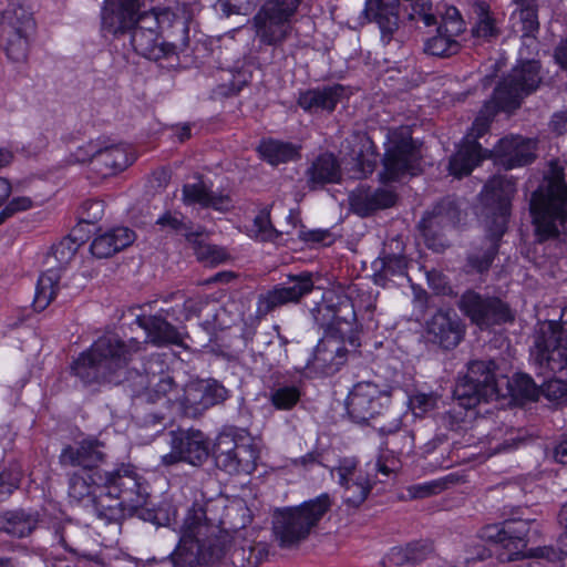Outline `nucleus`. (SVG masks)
<instances>
[{"label": "nucleus", "mask_w": 567, "mask_h": 567, "mask_svg": "<svg viewBox=\"0 0 567 567\" xmlns=\"http://www.w3.org/2000/svg\"><path fill=\"white\" fill-rule=\"evenodd\" d=\"M352 207L361 215L378 208H386L394 204L395 195L388 189H378L373 193L364 189H358L350 196Z\"/></svg>", "instance_id": "36"}, {"label": "nucleus", "mask_w": 567, "mask_h": 567, "mask_svg": "<svg viewBox=\"0 0 567 567\" xmlns=\"http://www.w3.org/2000/svg\"><path fill=\"white\" fill-rule=\"evenodd\" d=\"M391 456L381 454L375 463V468L384 474L388 475L399 468V460L394 455V451H391Z\"/></svg>", "instance_id": "58"}, {"label": "nucleus", "mask_w": 567, "mask_h": 567, "mask_svg": "<svg viewBox=\"0 0 567 567\" xmlns=\"http://www.w3.org/2000/svg\"><path fill=\"white\" fill-rule=\"evenodd\" d=\"M298 237L306 243L326 244L330 241V233L323 229H305L303 226L298 228Z\"/></svg>", "instance_id": "55"}, {"label": "nucleus", "mask_w": 567, "mask_h": 567, "mask_svg": "<svg viewBox=\"0 0 567 567\" xmlns=\"http://www.w3.org/2000/svg\"><path fill=\"white\" fill-rule=\"evenodd\" d=\"M35 29L31 10L24 6H9L0 17V45L8 59L20 62L27 58L29 37Z\"/></svg>", "instance_id": "14"}, {"label": "nucleus", "mask_w": 567, "mask_h": 567, "mask_svg": "<svg viewBox=\"0 0 567 567\" xmlns=\"http://www.w3.org/2000/svg\"><path fill=\"white\" fill-rule=\"evenodd\" d=\"M330 474L343 487L346 503L358 506L365 501L372 485L369 476L362 470L357 468L354 458L340 460L338 466L331 468Z\"/></svg>", "instance_id": "25"}, {"label": "nucleus", "mask_w": 567, "mask_h": 567, "mask_svg": "<svg viewBox=\"0 0 567 567\" xmlns=\"http://www.w3.org/2000/svg\"><path fill=\"white\" fill-rule=\"evenodd\" d=\"M209 307V302L202 298H189L183 305L184 313L176 316L169 313V310L161 309L154 316H140L136 321L146 333V341L162 347L165 344H179L182 341L181 333L167 322V318L173 317L175 320H188L195 316H199L205 308Z\"/></svg>", "instance_id": "15"}, {"label": "nucleus", "mask_w": 567, "mask_h": 567, "mask_svg": "<svg viewBox=\"0 0 567 567\" xmlns=\"http://www.w3.org/2000/svg\"><path fill=\"white\" fill-rule=\"evenodd\" d=\"M142 6L143 0H105L102 10L103 30L112 34L132 30L134 50L150 60L176 55L175 41H159L161 33L155 28L143 27Z\"/></svg>", "instance_id": "6"}, {"label": "nucleus", "mask_w": 567, "mask_h": 567, "mask_svg": "<svg viewBox=\"0 0 567 567\" xmlns=\"http://www.w3.org/2000/svg\"><path fill=\"white\" fill-rule=\"evenodd\" d=\"M426 330L432 341L445 349L457 346L463 336L460 320L451 310L436 312L427 322Z\"/></svg>", "instance_id": "27"}, {"label": "nucleus", "mask_w": 567, "mask_h": 567, "mask_svg": "<svg viewBox=\"0 0 567 567\" xmlns=\"http://www.w3.org/2000/svg\"><path fill=\"white\" fill-rule=\"evenodd\" d=\"M530 359L540 374L567 367V308L561 310L559 322L545 320L537 323Z\"/></svg>", "instance_id": "11"}, {"label": "nucleus", "mask_w": 567, "mask_h": 567, "mask_svg": "<svg viewBox=\"0 0 567 567\" xmlns=\"http://www.w3.org/2000/svg\"><path fill=\"white\" fill-rule=\"evenodd\" d=\"M204 396L206 409H208L212 405L225 401L228 396V391L215 380H205Z\"/></svg>", "instance_id": "52"}, {"label": "nucleus", "mask_w": 567, "mask_h": 567, "mask_svg": "<svg viewBox=\"0 0 567 567\" xmlns=\"http://www.w3.org/2000/svg\"><path fill=\"white\" fill-rule=\"evenodd\" d=\"M301 0H267L254 18L256 35L262 43L282 42Z\"/></svg>", "instance_id": "16"}, {"label": "nucleus", "mask_w": 567, "mask_h": 567, "mask_svg": "<svg viewBox=\"0 0 567 567\" xmlns=\"http://www.w3.org/2000/svg\"><path fill=\"white\" fill-rule=\"evenodd\" d=\"M204 391L205 380L190 381L179 389L169 374H164L153 384L147 398L152 402H163V405L176 413L195 417L207 410Z\"/></svg>", "instance_id": "13"}, {"label": "nucleus", "mask_w": 567, "mask_h": 567, "mask_svg": "<svg viewBox=\"0 0 567 567\" xmlns=\"http://www.w3.org/2000/svg\"><path fill=\"white\" fill-rule=\"evenodd\" d=\"M71 498L91 505L99 519L116 522L124 511L147 505L148 493L136 470L127 464L112 471H81L70 480Z\"/></svg>", "instance_id": "2"}, {"label": "nucleus", "mask_w": 567, "mask_h": 567, "mask_svg": "<svg viewBox=\"0 0 567 567\" xmlns=\"http://www.w3.org/2000/svg\"><path fill=\"white\" fill-rule=\"evenodd\" d=\"M554 458L560 464H567V439L563 440L554 451Z\"/></svg>", "instance_id": "64"}, {"label": "nucleus", "mask_w": 567, "mask_h": 567, "mask_svg": "<svg viewBox=\"0 0 567 567\" xmlns=\"http://www.w3.org/2000/svg\"><path fill=\"white\" fill-rule=\"evenodd\" d=\"M60 270L48 269L38 279L33 307L37 311L44 310L56 296L60 282Z\"/></svg>", "instance_id": "37"}, {"label": "nucleus", "mask_w": 567, "mask_h": 567, "mask_svg": "<svg viewBox=\"0 0 567 567\" xmlns=\"http://www.w3.org/2000/svg\"><path fill=\"white\" fill-rule=\"evenodd\" d=\"M437 398L434 394L416 393L410 398V406L416 416H420L436 406Z\"/></svg>", "instance_id": "53"}, {"label": "nucleus", "mask_w": 567, "mask_h": 567, "mask_svg": "<svg viewBox=\"0 0 567 567\" xmlns=\"http://www.w3.org/2000/svg\"><path fill=\"white\" fill-rule=\"evenodd\" d=\"M429 282L436 293L446 295L452 291L451 287L446 285L445 279L439 274L429 275Z\"/></svg>", "instance_id": "60"}, {"label": "nucleus", "mask_w": 567, "mask_h": 567, "mask_svg": "<svg viewBox=\"0 0 567 567\" xmlns=\"http://www.w3.org/2000/svg\"><path fill=\"white\" fill-rule=\"evenodd\" d=\"M530 214L540 239L554 237L566 229L567 185L558 163L549 164L544 183L533 194Z\"/></svg>", "instance_id": "9"}, {"label": "nucleus", "mask_w": 567, "mask_h": 567, "mask_svg": "<svg viewBox=\"0 0 567 567\" xmlns=\"http://www.w3.org/2000/svg\"><path fill=\"white\" fill-rule=\"evenodd\" d=\"M301 398V389L297 383H279L269 393V400L277 410L292 409Z\"/></svg>", "instance_id": "40"}, {"label": "nucleus", "mask_w": 567, "mask_h": 567, "mask_svg": "<svg viewBox=\"0 0 567 567\" xmlns=\"http://www.w3.org/2000/svg\"><path fill=\"white\" fill-rule=\"evenodd\" d=\"M299 214L295 212L293 209H290L288 215L286 216V227L282 229H278L279 236L282 234H291L292 230L297 229L299 227Z\"/></svg>", "instance_id": "61"}, {"label": "nucleus", "mask_w": 567, "mask_h": 567, "mask_svg": "<svg viewBox=\"0 0 567 567\" xmlns=\"http://www.w3.org/2000/svg\"><path fill=\"white\" fill-rule=\"evenodd\" d=\"M246 233L250 238L260 241H275L279 238V231L270 221V215L267 209L260 210L252 223L246 227Z\"/></svg>", "instance_id": "43"}, {"label": "nucleus", "mask_w": 567, "mask_h": 567, "mask_svg": "<svg viewBox=\"0 0 567 567\" xmlns=\"http://www.w3.org/2000/svg\"><path fill=\"white\" fill-rule=\"evenodd\" d=\"M37 523L35 517L24 512H7L0 518V529L11 536L25 537L35 528Z\"/></svg>", "instance_id": "38"}, {"label": "nucleus", "mask_w": 567, "mask_h": 567, "mask_svg": "<svg viewBox=\"0 0 567 567\" xmlns=\"http://www.w3.org/2000/svg\"><path fill=\"white\" fill-rule=\"evenodd\" d=\"M135 158V154L126 145L111 144L104 138L80 146L73 155L75 163L93 161L94 168L103 177L124 171Z\"/></svg>", "instance_id": "17"}, {"label": "nucleus", "mask_w": 567, "mask_h": 567, "mask_svg": "<svg viewBox=\"0 0 567 567\" xmlns=\"http://www.w3.org/2000/svg\"><path fill=\"white\" fill-rule=\"evenodd\" d=\"M33 207V202L28 196H17L10 199L0 210V220H7L13 215L29 210Z\"/></svg>", "instance_id": "51"}, {"label": "nucleus", "mask_w": 567, "mask_h": 567, "mask_svg": "<svg viewBox=\"0 0 567 567\" xmlns=\"http://www.w3.org/2000/svg\"><path fill=\"white\" fill-rule=\"evenodd\" d=\"M171 452L164 454L161 463L171 466L179 462H186L194 466L202 465L209 456V441L198 430H177L171 432Z\"/></svg>", "instance_id": "21"}, {"label": "nucleus", "mask_w": 567, "mask_h": 567, "mask_svg": "<svg viewBox=\"0 0 567 567\" xmlns=\"http://www.w3.org/2000/svg\"><path fill=\"white\" fill-rule=\"evenodd\" d=\"M540 394L555 404L567 403V382L558 379L549 380L543 384Z\"/></svg>", "instance_id": "46"}, {"label": "nucleus", "mask_w": 567, "mask_h": 567, "mask_svg": "<svg viewBox=\"0 0 567 567\" xmlns=\"http://www.w3.org/2000/svg\"><path fill=\"white\" fill-rule=\"evenodd\" d=\"M383 270L385 274H390L392 276H403L405 275L408 268V261L402 255H392L385 256L381 260Z\"/></svg>", "instance_id": "54"}, {"label": "nucleus", "mask_w": 567, "mask_h": 567, "mask_svg": "<svg viewBox=\"0 0 567 567\" xmlns=\"http://www.w3.org/2000/svg\"><path fill=\"white\" fill-rule=\"evenodd\" d=\"M140 349V342L132 339L125 344L114 333L99 338L72 364L73 373L85 383L107 381L118 383L132 352Z\"/></svg>", "instance_id": "8"}, {"label": "nucleus", "mask_w": 567, "mask_h": 567, "mask_svg": "<svg viewBox=\"0 0 567 567\" xmlns=\"http://www.w3.org/2000/svg\"><path fill=\"white\" fill-rule=\"evenodd\" d=\"M536 142L522 136L502 138L491 156L494 162L506 169L524 166L534 158Z\"/></svg>", "instance_id": "26"}, {"label": "nucleus", "mask_w": 567, "mask_h": 567, "mask_svg": "<svg viewBox=\"0 0 567 567\" xmlns=\"http://www.w3.org/2000/svg\"><path fill=\"white\" fill-rule=\"evenodd\" d=\"M199 235L196 237V243H189L195 251L197 259L207 266H217L225 262L229 255L227 251L218 246L206 244L203 240L204 230L197 229Z\"/></svg>", "instance_id": "41"}, {"label": "nucleus", "mask_w": 567, "mask_h": 567, "mask_svg": "<svg viewBox=\"0 0 567 567\" xmlns=\"http://www.w3.org/2000/svg\"><path fill=\"white\" fill-rule=\"evenodd\" d=\"M196 13V7L176 3L167 8H154L142 12L143 27L155 28L167 39L175 41L178 47H185L188 41V23Z\"/></svg>", "instance_id": "19"}, {"label": "nucleus", "mask_w": 567, "mask_h": 567, "mask_svg": "<svg viewBox=\"0 0 567 567\" xmlns=\"http://www.w3.org/2000/svg\"><path fill=\"white\" fill-rule=\"evenodd\" d=\"M307 175L309 186L317 188L327 183H338L341 177V169L332 154H322L311 164Z\"/></svg>", "instance_id": "34"}, {"label": "nucleus", "mask_w": 567, "mask_h": 567, "mask_svg": "<svg viewBox=\"0 0 567 567\" xmlns=\"http://www.w3.org/2000/svg\"><path fill=\"white\" fill-rule=\"evenodd\" d=\"M104 215V204L99 199L85 200L80 209V218L83 223L93 224Z\"/></svg>", "instance_id": "50"}, {"label": "nucleus", "mask_w": 567, "mask_h": 567, "mask_svg": "<svg viewBox=\"0 0 567 567\" xmlns=\"http://www.w3.org/2000/svg\"><path fill=\"white\" fill-rule=\"evenodd\" d=\"M473 12L476 17V23L472 30L475 37L487 39L497 34L496 21L486 2H474Z\"/></svg>", "instance_id": "42"}, {"label": "nucleus", "mask_w": 567, "mask_h": 567, "mask_svg": "<svg viewBox=\"0 0 567 567\" xmlns=\"http://www.w3.org/2000/svg\"><path fill=\"white\" fill-rule=\"evenodd\" d=\"M183 202L186 205H199L213 208L217 212H227L233 207V202L227 195H216L202 178L187 183L183 187Z\"/></svg>", "instance_id": "31"}, {"label": "nucleus", "mask_w": 567, "mask_h": 567, "mask_svg": "<svg viewBox=\"0 0 567 567\" xmlns=\"http://www.w3.org/2000/svg\"><path fill=\"white\" fill-rule=\"evenodd\" d=\"M440 484L436 482H430L424 484H419L412 487L411 492L414 497H425L431 494H434L439 488Z\"/></svg>", "instance_id": "59"}, {"label": "nucleus", "mask_w": 567, "mask_h": 567, "mask_svg": "<svg viewBox=\"0 0 567 567\" xmlns=\"http://www.w3.org/2000/svg\"><path fill=\"white\" fill-rule=\"evenodd\" d=\"M20 483V474L7 475L4 472L0 473V502L4 501Z\"/></svg>", "instance_id": "56"}, {"label": "nucleus", "mask_w": 567, "mask_h": 567, "mask_svg": "<svg viewBox=\"0 0 567 567\" xmlns=\"http://www.w3.org/2000/svg\"><path fill=\"white\" fill-rule=\"evenodd\" d=\"M104 458L101 444L96 440H83L78 446H66L60 455L63 465L80 466L81 471L95 472Z\"/></svg>", "instance_id": "30"}, {"label": "nucleus", "mask_w": 567, "mask_h": 567, "mask_svg": "<svg viewBox=\"0 0 567 567\" xmlns=\"http://www.w3.org/2000/svg\"><path fill=\"white\" fill-rule=\"evenodd\" d=\"M453 395L460 406L470 410L481 401L507 396L536 401L540 389L527 374L517 373L511 381L506 375H496L493 361H473L467 367L466 375L456 383Z\"/></svg>", "instance_id": "5"}, {"label": "nucleus", "mask_w": 567, "mask_h": 567, "mask_svg": "<svg viewBox=\"0 0 567 567\" xmlns=\"http://www.w3.org/2000/svg\"><path fill=\"white\" fill-rule=\"evenodd\" d=\"M460 308L473 323L482 329L513 319L511 309L499 299H483L473 291H467L462 296Z\"/></svg>", "instance_id": "23"}, {"label": "nucleus", "mask_w": 567, "mask_h": 567, "mask_svg": "<svg viewBox=\"0 0 567 567\" xmlns=\"http://www.w3.org/2000/svg\"><path fill=\"white\" fill-rule=\"evenodd\" d=\"M136 239L135 233L128 227H113L97 234L91 243V252L97 258H109L125 249Z\"/></svg>", "instance_id": "29"}, {"label": "nucleus", "mask_w": 567, "mask_h": 567, "mask_svg": "<svg viewBox=\"0 0 567 567\" xmlns=\"http://www.w3.org/2000/svg\"><path fill=\"white\" fill-rule=\"evenodd\" d=\"M554 58L557 64L567 71V40L560 41L555 49Z\"/></svg>", "instance_id": "63"}, {"label": "nucleus", "mask_w": 567, "mask_h": 567, "mask_svg": "<svg viewBox=\"0 0 567 567\" xmlns=\"http://www.w3.org/2000/svg\"><path fill=\"white\" fill-rule=\"evenodd\" d=\"M515 190L514 181L507 176H494L484 186L482 200L494 216L489 228L493 239L499 238L506 229Z\"/></svg>", "instance_id": "22"}, {"label": "nucleus", "mask_w": 567, "mask_h": 567, "mask_svg": "<svg viewBox=\"0 0 567 567\" xmlns=\"http://www.w3.org/2000/svg\"><path fill=\"white\" fill-rule=\"evenodd\" d=\"M331 504L329 494L323 493L297 506L276 508L272 514V533L279 546L292 548L307 539Z\"/></svg>", "instance_id": "10"}, {"label": "nucleus", "mask_w": 567, "mask_h": 567, "mask_svg": "<svg viewBox=\"0 0 567 567\" xmlns=\"http://www.w3.org/2000/svg\"><path fill=\"white\" fill-rule=\"evenodd\" d=\"M313 289V279L310 272L289 276L287 281L275 286L258 299V311L267 313L277 307L290 302H298L301 297Z\"/></svg>", "instance_id": "24"}, {"label": "nucleus", "mask_w": 567, "mask_h": 567, "mask_svg": "<svg viewBox=\"0 0 567 567\" xmlns=\"http://www.w3.org/2000/svg\"><path fill=\"white\" fill-rule=\"evenodd\" d=\"M550 126L557 134L567 132V111L556 113L551 118Z\"/></svg>", "instance_id": "62"}, {"label": "nucleus", "mask_w": 567, "mask_h": 567, "mask_svg": "<svg viewBox=\"0 0 567 567\" xmlns=\"http://www.w3.org/2000/svg\"><path fill=\"white\" fill-rule=\"evenodd\" d=\"M519 441H517L515 437L511 436V439L504 440V442H501L499 437L494 434L491 437H487L486 441L483 442L484 444V458H488L494 454L501 453V452H507L513 450L517 446Z\"/></svg>", "instance_id": "48"}, {"label": "nucleus", "mask_w": 567, "mask_h": 567, "mask_svg": "<svg viewBox=\"0 0 567 567\" xmlns=\"http://www.w3.org/2000/svg\"><path fill=\"white\" fill-rule=\"evenodd\" d=\"M384 146L383 171L380 174L382 183L396 182L420 172L421 150L412 140L409 126L390 131Z\"/></svg>", "instance_id": "12"}, {"label": "nucleus", "mask_w": 567, "mask_h": 567, "mask_svg": "<svg viewBox=\"0 0 567 567\" xmlns=\"http://www.w3.org/2000/svg\"><path fill=\"white\" fill-rule=\"evenodd\" d=\"M559 524L566 529L558 540L559 550L551 547H539L527 550L529 523L527 520H506L484 526L477 535L481 542L498 545L502 560H515L524 557L544 559L547 564L567 567V503L559 512Z\"/></svg>", "instance_id": "7"}, {"label": "nucleus", "mask_w": 567, "mask_h": 567, "mask_svg": "<svg viewBox=\"0 0 567 567\" xmlns=\"http://www.w3.org/2000/svg\"><path fill=\"white\" fill-rule=\"evenodd\" d=\"M241 501L218 496L204 505L194 504L179 528V542L172 553L175 567H197L213 564L220 558V548L212 544V537L226 525L233 511L243 509Z\"/></svg>", "instance_id": "3"}, {"label": "nucleus", "mask_w": 567, "mask_h": 567, "mask_svg": "<svg viewBox=\"0 0 567 567\" xmlns=\"http://www.w3.org/2000/svg\"><path fill=\"white\" fill-rule=\"evenodd\" d=\"M313 317L328 328L326 336L318 342L308 370L318 375H329L346 362V337L353 347L359 346L352 336L355 311L351 300L333 290L324 291L322 301L313 309Z\"/></svg>", "instance_id": "4"}, {"label": "nucleus", "mask_w": 567, "mask_h": 567, "mask_svg": "<svg viewBox=\"0 0 567 567\" xmlns=\"http://www.w3.org/2000/svg\"><path fill=\"white\" fill-rule=\"evenodd\" d=\"M217 465L229 474H250L255 471L259 450L249 436H239L237 440L227 434H220L215 445Z\"/></svg>", "instance_id": "18"}, {"label": "nucleus", "mask_w": 567, "mask_h": 567, "mask_svg": "<svg viewBox=\"0 0 567 567\" xmlns=\"http://www.w3.org/2000/svg\"><path fill=\"white\" fill-rule=\"evenodd\" d=\"M456 38L457 35H452L451 32H445L443 28H439L437 33L426 40L424 50L435 56L453 55L458 52L461 47Z\"/></svg>", "instance_id": "39"}, {"label": "nucleus", "mask_w": 567, "mask_h": 567, "mask_svg": "<svg viewBox=\"0 0 567 567\" xmlns=\"http://www.w3.org/2000/svg\"><path fill=\"white\" fill-rule=\"evenodd\" d=\"M156 224L165 230L183 235L188 243H196V237L199 235L183 221L179 213L167 212L156 220Z\"/></svg>", "instance_id": "45"}, {"label": "nucleus", "mask_w": 567, "mask_h": 567, "mask_svg": "<svg viewBox=\"0 0 567 567\" xmlns=\"http://www.w3.org/2000/svg\"><path fill=\"white\" fill-rule=\"evenodd\" d=\"M514 25L520 23V31L524 39L534 38L538 30L537 9L535 3L519 6V9L512 14Z\"/></svg>", "instance_id": "44"}, {"label": "nucleus", "mask_w": 567, "mask_h": 567, "mask_svg": "<svg viewBox=\"0 0 567 567\" xmlns=\"http://www.w3.org/2000/svg\"><path fill=\"white\" fill-rule=\"evenodd\" d=\"M417 557L413 554V547H393L390 549L384 558V565L386 566H402L409 561H415Z\"/></svg>", "instance_id": "49"}, {"label": "nucleus", "mask_w": 567, "mask_h": 567, "mask_svg": "<svg viewBox=\"0 0 567 567\" xmlns=\"http://www.w3.org/2000/svg\"><path fill=\"white\" fill-rule=\"evenodd\" d=\"M539 63L535 60L520 61L512 72L497 85L491 101L486 102L463 142L452 156L449 165L450 174L455 177L468 175L486 156L477 138L483 136L499 111L516 110L524 96L534 92L539 82Z\"/></svg>", "instance_id": "1"}, {"label": "nucleus", "mask_w": 567, "mask_h": 567, "mask_svg": "<svg viewBox=\"0 0 567 567\" xmlns=\"http://www.w3.org/2000/svg\"><path fill=\"white\" fill-rule=\"evenodd\" d=\"M344 93V87L339 84L308 90L300 93L298 104L301 109L311 113L319 111L331 112L341 101Z\"/></svg>", "instance_id": "32"}, {"label": "nucleus", "mask_w": 567, "mask_h": 567, "mask_svg": "<svg viewBox=\"0 0 567 567\" xmlns=\"http://www.w3.org/2000/svg\"><path fill=\"white\" fill-rule=\"evenodd\" d=\"M496 254V247L495 245H492L480 258L477 255H471L470 256V264L471 266L476 269L478 272H483L488 269L491 266L494 256Z\"/></svg>", "instance_id": "57"}, {"label": "nucleus", "mask_w": 567, "mask_h": 567, "mask_svg": "<svg viewBox=\"0 0 567 567\" xmlns=\"http://www.w3.org/2000/svg\"><path fill=\"white\" fill-rule=\"evenodd\" d=\"M349 155L357 162L359 173L355 177H363L371 174L377 164V155L371 140L365 134H354L348 142Z\"/></svg>", "instance_id": "33"}, {"label": "nucleus", "mask_w": 567, "mask_h": 567, "mask_svg": "<svg viewBox=\"0 0 567 567\" xmlns=\"http://www.w3.org/2000/svg\"><path fill=\"white\" fill-rule=\"evenodd\" d=\"M258 152L260 157L272 166L296 161L300 156V145L291 142L268 138L264 140Z\"/></svg>", "instance_id": "35"}, {"label": "nucleus", "mask_w": 567, "mask_h": 567, "mask_svg": "<svg viewBox=\"0 0 567 567\" xmlns=\"http://www.w3.org/2000/svg\"><path fill=\"white\" fill-rule=\"evenodd\" d=\"M442 14V24L439 28H443L445 32H451L452 35H460L465 30V22L460 11L452 6H446Z\"/></svg>", "instance_id": "47"}, {"label": "nucleus", "mask_w": 567, "mask_h": 567, "mask_svg": "<svg viewBox=\"0 0 567 567\" xmlns=\"http://www.w3.org/2000/svg\"><path fill=\"white\" fill-rule=\"evenodd\" d=\"M399 0H367L364 12L374 21L381 32V40L388 44L399 28Z\"/></svg>", "instance_id": "28"}, {"label": "nucleus", "mask_w": 567, "mask_h": 567, "mask_svg": "<svg viewBox=\"0 0 567 567\" xmlns=\"http://www.w3.org/2000/svg\"><path fill=\"white\" fill-rule=\"evenodd\" d=\"M391 403V392L386 385L374 382H358L347 398V410L350 416L364 422L386 411Z\"/></svg>", "instance_id": "20"}]
</instances>
